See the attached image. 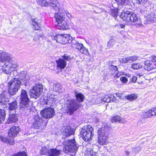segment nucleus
I'll return each instance as SVG.
<instances>
[{"label": "nucleus", "mask_w": 156, "mask_h": 156, "mask_svg": "<svg viewBox=\"0 0 156 156\" xmlns=\"http://www.w3.org/2000/svg\"><path fill=\"white\" fill-rule=\"evenodd\" d=\"M49 83L50 89L55 91H57L61 89V86L58 83L50 81Z\"/></svg>", "instance_id": "obj_17"}, {"label": "nucleus", "mask_w": 156, "mask_h": 156, "mask_svg": "<svg viewBox=\"0 0 156 156\" xmlns=\"http://www.w3.org/2000/svg\"><path fill=\"white\" fill-rule=\"evenodd\" d=\"M64 150L66 153H75L77 150L78 147L75 143L74 139H69L63 142Z\"/></svg>", "instance_id": "obj_6"}, {"label": "nucleus", "mask_w": 156, "mask_h": 156, "mask_svg": "<svg viewBox=\"0 0 156 156\" xmlns=\"http://www.w3.org/2000/svg\"><path fill=\"white\" fill-rule=\"evenodd\" d=\"M60 12L57 11V13H55V18L56 22L58 24L62 23L64 19V16L62 13H60Z\"/></svg>", "instance_id": "obj_18"}, {"label": "nucleus", "mask_w": 156, "mask_h": 156, "mask_svg": "<svg viewBox=\"0 0 156 156\" xmlns=\"http://www.w3.org/2000/svg\"><path fill=\"white\" fill-rule=\"evenodd\" d=\"M147 20L149 21H155L156 19V15L153 13H151L147 17Z\"/></svg>", "instance_id": "obj_34"}, {"label": "nucleus", "mask_w": 156, "mask_h": 156, "mask_svg": "<svg viewBox=\"0 0 156 156\" xmlns=\"http://www.w3.org/2000/svg\"><path fill=\"white\" fill-rule=\"evenodd\" d=\"M118 3V5H122L126 3L127 0H115Z\"/></svg>", "instance_id": "obj_45"}, {"label": "nucleus", "mask_w": 156, "mask_h": 156, "mask_svg": "<svg viewBox=\"0 0 156 156\" xmlns=\"http://www.w3.org/2000/svg\"><path fill=\"white\" fill-rule=\"evenodd\" d=\"M128 56L123 58H120L119 61L120 62L122 63H125L129 62Z\"/></svg>", "instance_id": "obj_37"}, {"label": "nucleus", "mask_w": 156, "mask_h": 156, "mask_svg": "<svg viewBox=\"0 0 156 156\" xmlns=\"http://www.w3.org/2000/svg\"><path fill=\"white\" fill-rule=\"evenodd\" d=\"M122 94V93H117L116 94L117 97H119L120 98H121Z\"/></svg>", "instance_id": "obj_55"}, {"label": "nucleus", "mask_w": 156, "mask_h": 156, "mask_svg": "<svg viewBox=\"0 0 156 156\" xmlns=\"http://www.w3.org/2000/svg\"><path fill=\"white\" fill-rule=\"evenodd\" d=\"M125 152L126 155L127 156L129 155V154L130 153L128 151H126V150L125 151Z\"/></svg>", "instance_id": "obj_58"}, {"label": "nucleus", "mask_w": 156, "mask_h": 156, "mask_svg": "<svg viewBox=\"0 0 156 156\" xmlns=\"http://www.w3.org/2000/svg\"><path fill=\"white\" fill-rule=\"evenodd\" d=\"M12 65L9 64V61L5 62L2 67V71L5 73L8 74L10 73L12 71L11 69Z\"/></svg>", "instance_id": "obj_16"}, {"label": "nucleus", "mask_w": 156, "mask_h": 156, "mask_svg": "<svg viewBox=\"0 0 156 156\" xmlns=\"http://www.w3.org/2000/svg\"><path fill=\"white\" fill-rule=\"evenodd\" d=\"M36 1L39 5L42 6H46L48 5L46 0H36Z\"/></svg>", "instance_id": "obj_33"}, {"label": "nucleus", "mask_w": 156, "mask_h": 156, "mask_svg": "<svg viewBox=\"0 0 156 156\" xmlns=\"http://www.w3.org/2000/svg\"><path fill=\"white\" fill-rule=\"evenodd\" d=\"M50 5L56 11H59V9H62L59 7V4L57 0H51Z\"/></svg>", "instance_id": "obj_21"}, {"label": "nucleus", "mask_w": 156, "mask_h": 156, "mask_svg": "<svg viewBox=\"0 0 156 156\" xmlns=\"http://www.w3.org/2000/svg\"><path fill=\"white\" fill-rule=\"evenodd\" d=\"M145 0H138L139 2H142V3L144 2Z\"/></svg>", "instance_id": "obj_60"}, {"label": "nucleus", "mask_w": 156, "mask_h": 156, "mask_svg": "<svg viewBox=\"0 0 156 156\" xmlns=\"http://www.w3.org/2000/svg\"><path fill=\"white\" fill-rule=\"evenodd\" d=\"M17 75V72L16 70H13V71H12L10 73V75L12 76H15L16 75Z\"/></svg>", "instance_id": "obj_50"}, {"label": "nucleus", "mask_w": 156, "mask_h": 156, "mask_svg": "<svg viewBox=\"0 0 156 156\" xmlns=\"http://www.w3.org/2000/svg\"><path fill=\"white\" fill-rule=\"evenodd\" d=\"M83 139L88 141L91 140L94 135L93 128L90 125L84 126L80 131Z\"/></svg>", "instance_id": "obj_7"}, {"label": "nucleus", "mask_w": 156, "mask_h": 156, "mask_svg": "<svg viewBox=\"0 0 156 156\" xmlns=\"http://www.w3.org/2000/svg\"><path fill=\"white\" fill-rule=\"evenodd\" d=\"M10 58V56L7 53L4 51L0 53V62H4L6 61L9 62Z\"/></svg>", "instance_id": "obj_14"}, {"label": "nucleus", "mask_w": 156, "mask_h": 156, "mask_svg": "<svg viewBox=\"0 0 156 156\" xmlns=\"http://www.w3.org/2000/svg\"><path fill=\"white\" fill-rule=\"evenodd\" d=\"M6 114L4 109H0V123L4 122L5 119Z\"/></svg>", "instance_id": "obj_27"}, {"label": "nucleus", "mask_w": 156, "mask_h": 156, "mask_svg": "<svg viewBox=\"0 0 156 156\" xmlns=\"http://www.w3.org/2000/svg\"><path fill=\"white\" fill-rule=\"evenodd\" d=\"M48 150L46 147H42L41 150V154H48Z\"/></svg>", "instance_id": "obj_39"}, {"label": "nucleus", "mask_w": 156, "mask_h": 156, "mask_svg": "<svg viewBox=\"0 0 156 156\" xmlns=\"http://www.w3.org/2000/svg\"><path fill=\"white\" fill-rule=\"evenodd\" d=\"M120 80L122 82L124 83H126L128 81L127 78L125 76L121 77L120 78Z\"/></svg>", "instance_id": "obj_46"}, {"label": "nucleus", "mask_w": 156, "mask_h": 156, "mask_svg": "<svg viewBox=\"0 0 156 156\" xmlns=\"http://www.w3.org/2000/svg\"><path fill=\"white\" fill-rule=\"evenodd\" d=\"M135 25L136 27L139 28L142 26V24L141 22H139L138 23L135 24Z\"/></svg>", "instance_id": "obj_52"}, {"label": "nucleus", "mask_w": 156, "mask_h": 156, "mask_svg": "<svg viewBox=\"0 0 156 156\" xmlns=\"http://www.w3.org/2000/svg\"><path fill=\"white\" fill-rule=\"evenodd\" d=\"M128 59H129V62H132L138 59V57L135 55H133L131 56H128Z\"/></svg>", "instance_id": "obj_36"}, {"label": "nucleus", "mask_w": 156, "mask_h": 156, "mask_svg": "<svg viewBox=\"0 0 156 156\" xmlns=\"http://www.w3.org/2000/svg\"><path fill=\"white\" fill-rule=\"evenodd\" d=\"M137 80V77L136 76H134L132 78L131 81L133 83H135Z\"/></svg>", "instance_id": "obj_53"}, {"label": "nucleus", "mask_w": 156, "mask_h": 156, "mask_svg": "<svg viewBox=\"0 0 156 156\" xmlns=\"http://www.w3.org/2000/svg\"><path fill=\"white\" fill-rule=\"evenodd\" d=\"M130 22H136L138 21V19L137 16L136 14L131 12V16L130 18Z\"/></svg>", "instance_id": "obj_30"}, {"label": "nucleus", "mask_w": 156, "mask_h": 156, "mask_svg": "<svg viewBox=\"0 0 156 156\" xmlns=\"http://www.w3.org/2000/svg\"><path fill=\"white\" fill-rule=\"evenodd\" d=\"M132 151L133 152H136V148H132Z\"/></svg>", "instance_id": "obj_59"}, {"label": "nucleus", "mask_w": 156, "mask_h": 156, "mask_svg": "<svg viewBox=\"0 0 156 156\" xmlns=\"http://www.w3.org/2000/svg\"><path fill=\"white\" fill-rule=\"evenodd\" d=\"M151 61L153 62H156V56L155 55H153L151 56Z\"/></svg>", "instance_id": "obj_51"}, {"label": "nucleus", "mask_w": 156, "mask_h": 156, "mask_svg": "<svg viewBox=\"0 0 156 156\" xmlns=\"http://www.w3.org/2000/svg\"><path fill=\"white\" fill-rule=\"evenodd\" d=\"M9 62H10L9 61ZM9 64L12 65L11 66V69L12 71L14 70L18 66V65L16 63H12L11 62H9Z\"/></svg>", "instance_id": "obj_49"}, {"label": "nucleus", "mask_w": 156, "mask_h": 156, "mask_svg": "<svg viewBox=\"0 0 156 156\" xmlns=\"http://www.w3.org/2000/svg\"><path fill=\"white\" fill-rule=\"evenodd\" d=\"M131 12L129 11H126V12H124L121 13L120 16V18L124 21L126 22H130V16Z\"/></svg>", "instance_id": "obj_15"}, {"label": "nucleus", "mask_w": 156, "mask_h": 156, "mask_svg": "<svg viewBox=\"0 0 156 156\" xmlns=\"http://www.w3.org/2000/svg\"><path fill=\"white\" fill-rule=\"evenodd\" d=\"M143 66V65L140 63H137L133 64L131 66V68L134 69H137L141 68Z\"/></svg>", "instance_id": "obj_31"}, {"label": "nucleus", "mask_w": 156, "mask_h": 156, "mask_svg": "<svg viewBox=\"0 0 156 156\" xmlns=\"http://www.w3.org/2000/svg\"><path fill=\"white\" fill-rule=\"evenodd\" d=\"M50 91V90L48 94L47 99L46 100V103L47 104H52L57 99L56 96L51 94Z\"/></svg>", "instance_id": "obj_13"}, {"label": "nucleus", "mask_w": 156, "mask_h": 156, "mask_svg": "<svg viewBox=\"0 0 156 156\" xmlns=\"http://www.w3.org/2000/svg\"><path fill=\"white\" fill-rule=\"evenodd\" d=\"M144 67L145 69L147 70H151L155 68L153 64L149 60H146L144 62Z\"/></svg>", "instance_id": "obj_22"}, {"label": "nucleus", "mask_w": 156, "mask_h": 156, "mask_svg": "<svg viewBox=\"0 0 156 156\" xmlns=\"http://www.w3.org/2000/svg\"><path fill=\"white\" fill-rule=\"evenodd\" d=\"M61 150L56 148H50L48 150V154L49 156H58L61 154Z\"/></svg>", "instance_id": "obj_20"}, {"label": "nucleus", "mask_w": 156, "mask_h": 156, "mask_svg": "<svg viewBox=\"0 0 156 156\" xmlns=\"http://www.w3.org/2000/svg\"><path fill=\"white\" fill-rule=\"evenodd\" d=\"M115 41L113 39H111L108 42V46L109 48H111L115 44Z\"/></svg>", "instance_id": "obj_42"}, {"label": "nucleus", "mask_w": 156, "mask_h": 156, "mask_svg": "<svg viewBox=\"0 0 156 156\" xmlns=\"http://www.w3.org/2000/svg\"><path fill=\"white\" fill-rule=\"evenodd\" d=\"M111 102L112 101L115 103H117L118 101L116 99V97L113 95H111L110 96Z\"/></svg>", "instance_id": "obj_43"}, {"label": "nucleus", "mask_w": 156, "mask_h": 156, "mask_svg": "<svg viewBox=\"0 0 156 156\" xmlns=\"http://www.w3.org/2000/svg\"><path fill=\"white\" fill-rule=\"evenodd\" d=\"M119 27L121 28H124L125 26V25L123 24H120L119 25Z\"/></svg>", "instance_id": "obj_57"}, {"label": "nucleus", "mask_w": 156, "mask_h": 156, "mask_svg": "<svg viewBox=\"0 0 156 156\" xmlns=\"http://www.w3.org/2000/svg\"><path fill=\"white\" fill-rule=\"evenodd\" d=\"M64 130L62 132V134L63 136L68 137L73 133V129L70 126H67L64 128Z\"/></svg>", "instance_id": "obj_19"}, {"label": "nucleus", "mask_w": 156, "mask_h": 156, "mask_svg": "<svg viewBox=\"0 0 156 156\" xmlns=\"http://www.w3.org/2000/svg\"><path fill=\"white\" fill-rule=\"evenodd\" d=\"M39 20L36 19H34L33 20L32 24V25L35 27V30H38L40 27V24L38 23Z\"/></svg>", "instance_id": "obj_28"}, {"label": "nucleus", "mask_w": 156, "mask_h": 156, "mask_svg": "<svg viewBox=\"0 0 156 156\" xmlns=\"http://www.w3.org/2000/svg\"><path fill=\"white\" fill-rule=\"evenodd\" d=\"M43 90V85L41 83H37L30 90V94L31 98L36 99L40 96Z\"/></svg>", "instance_id": "obj_8"}, {"label": "nucleus", "mask_w": 156, "mask_h": 156, "mask_svg": "<svg viewBox=\"0 0 156 156\" xmlns=\"http://www.w3.org/2000/svg\"><path fill=\"white\" fill-rule=\"evenodd\" d=\"M126 99L130 101H133L137 98V96L136 95L134 94H130L127 95L126 97Z\"/></svg>", "instance_id": "obj_32"}, {"label": "nucleus", "mask_w": 156, "mask_h": 156, "mask_svg": "<svg viewBox=\"0 0 156 156\" xmlns=\"http://www.w3.org/2000/svg\"><path fill=\"white\" fill-rule=\"evenodd\" d=\"M52 39L55 40L57 43L61 44L71 43V46L73 48H77L81 53L86 55H89L87 49L75 39L72 40V37L69 34H58L52 37Z\"/></svg>", "instance_id": "obj_2"}, {"label": "nucleus", "mask_w": 156, "mask_h": 156, "mask_svg": "<svg viewBox=\"0 0 156 156\" xmlns=\"http://www.w3.org/2000/svg\"><path fill=\"white\" fill-rule=\"evenodd\" d=\"M0 140L3 142H5L7 144H13V139L11 138L4 137L0 136Z\"/></svg>", "instance_id": "obj_24"}, {"label": "nucleus", "mask_w": 156, "mask_h": 156, "mask_svg": "<svg viewBox=\"0 0 156 156\" xmlns=\"http://www.w3.org/2000/svg\"><path fill=\"white\" fill-rule=\"evenodd\" d=\"M103 101H104L108 103L111 102L110 96L107 95H105L104 98L103 99Z\"/></svg>", "instance_id": "obj_44"}, {"label": "nucleus", "mask_w": 156, "mask_h": 156, "mask_svg": "<svg viewBox=\"0 0 156 156\" xmlns=\"http://www.w3.org/2000/svg\"><path fill=\"white\" fill-rule=\"evenodd\" d=\"M43 120L38 115H34L31 120V123L33 127L36 129H42L43 128Z\"/></svg>", "instance_id": "obj_9"}, {"label": "nucleus", "mask_w": 156, "mask_h": 156, "mask_svg": "<svg viewBox=\"0 0 156 156\" xmlns=\"http://www.w3.org/2000/svg\"><path fill=\"white\" fill-rule=\"evenodd\" d=\"M56 62L57 67L61 69L64 68L66 66V63L63 59L59 58L58 60H56Z\"/></svg>", "instance_id": "obj_23"}, {"label": "nucleus", "mask_w": 156, "mask_h": 156, "mask_svg": "<svg viewBox=\"0 0 156 156\" xmlns=\"http://www.w3.org/2000/svg\"><path fill=\"white\" fill-rule=\"evenodd\" d=\"M75 96L77 100L71 98L65 99L66 103V110L68 113L71 114L76 110L79 108V102L83 101L84 96L81 93H76Z\"/></svg>", "instance_id": "obj_3"}, {"label": "nucleus", "mask_w": 156, "mask_h": 156, "mask_svg": "<svg viewBox=\"0 0 156 156\" xmlns=\"http://www.w3.org/2000/svg\"><path fill=\"white\" fill-rule=\"evenodd\" d=\"M59 11L60 12V13H62V14H63L64 16L66 14L67 16L69 18H70L71 17V14L69 13L68 12H67L64 9H61L60 10L59 9Z\"/></svg>", "instance_id": "obj_35"}, {"label": "nucleus", "mask_w": 156, "mask_h": 156, "mask_svg": "<svg viewBox=\"0 0 156 156\" xmlns=\"http://www.w3.org/2000/svg\"><path fill=\"white\" fill-rule=\"evenodd\" d=\"M112 122H122L120 117L118 116H116L113 117L112 119Z\"/></svg>", "instance_id": "obj_38"}, {"label": "nucleus", "mask_w": 156, "mask_h": 156, "mask_svg": "<svg viewBox=\"0 0 156 156\" xmlns=\"http://www.w3.org/2000/svg\"><path fill=\"white\" fill-rule=\"evenodd\" d=\"M156 115V107L152 108L146 112L143 113L142 116L144 119H145L148 117H150L153 115Z\"/></svg>", "instance_id": "obj_11"}, {"label": "nucleus", "mask_w": 156, "mask_h": 156, "mask_svg": "<svg viewBox=\"0 0 156 156\" xmlns=\"http://www.w3.org/2000/svg\"><path fill=\"white\" fill-rule=\"evenodd\" d=\"M122 75V73L121 72H118L117 73H116L115 74V77H116V78H118L119 76H120L121 75Z\"/></svg>", "instance_id": "obj_54"}, {"label": "nucleus", "mask_w": 156, "mask_h": 156, "mask_svg": "<svg viewBox=\"0 0 156 156\" xmlns=\"http://www.w3.org/2000/svg\"><path fill=\"white\" fill-rule=\"evenodd\" d=\"M20 109L22 110H27L31 108L30 102L28 97L26 91L22 90L20 96Z\"/></svg>", "instance_id": "obj_5"}, {"label": "nucleus", "mask_w": 156, "mask_h": 156, "mask_svg": "<svg viewBox=\"0 0 156 156\" xmlns=\"http://www.w3.org/2000/svg\"><path fill=\"white\" fill-rule=\"evenodd\" d=\"M41 114L42 117L46 119H50L55 115L54 110L51 108H48L41 111Z\"/></svg>", "instance_id": "obj_10"}, {"label": "nucleus", "mask_w": 156, "mask_h": 156, "mask_svg": "<svg viewBox=\"0 0 156 156\" xmlns=\"http://www.w3.org/2000/svg\"><path fill=\"white\" fill-rule=\"evenodd\" d=\"M111 129V125L108 123L105 124L98 130V141L100 144L103 145L107 143L108 135Z\"/></svg>", "instance_id": "obj_4"}, {"label": "nucleus", "mask_w": 156, "mask_h": 156, "mask_svg": "<svg viewBox=\"0 0 156 156\" xmlns=\"http://www.w3.org/2000/svg\"><path fill=\"white\" fill-rule=\"evenodd\" d=\"M13 156H27L26 154L24 152H20L17 154H15Z\"/></svg>", "instance_id": "obj_47"}, {"label": "nucleus", "mask_w": 156, "mask_h": 156, "mask_svg": "<svg viewBox=\"0 0 156 156\" xmlns=\"http://www.w3.org/2000/svg\"><path fill=\"white\" fill-rule=\"evenodd\" d=\"M20 131V128L19 126H13L11 127L9 130L8 134L11 138H13V137L15 136Z\"/></svg>", "instance_id": "obj_12"}, {"label": "nucleus", "mask_w": 156, "mask_h": 156, "mask_svg": "<svg viewBox=\"0 0 156 156\" xmlns=\"http://www.w3.org/2000/svg\"><path fill=\"white\" fill-rule=\"evenodd\" d=\"M62 24L60 26L61 29L65 30L68 28V26L66 22L65 21L62 22Z\"/></svg>", "instance_id": "obj_40"}, {"label": "nucleus", "mask_w": 156, "mask_h": 156, "mask_svg": "<svg viewBox=\"0 0 156 156\" xmlns=\"http://www.w3.org/2000/svg\"><path fill=\"white\" fill-rule=\"evenodd\" d=\"M17 116L15 114H10L8 119L9 123L15 122L18 121Z\"/></svg>", "instance_id": "obj_25"}, {"label": "nucleus", "mask_w": 156, "mask_h": 156, "mask_svg": "<svg viewBox=\"0 0 156 156\" xmlns=\"http://www.w3.org/2000/svg\"><path fill=\"white\" fill-rule=\"evenodd\" d=\"M63 58L66 61H69L72 59L71 57L69 55H67L66 54L62 56Z\"/></svg>", "instance_id": "obj_48"}, {"label": "nucleus", "mask_w": 156, "mask_h": 156, "mask_svg": "<svg viewBox=\"0 0 156 156\" xmlns=\"http://www.w3.org/2000/svg\"><path fill=\"white\" fill-rule=\"evenodd\" d=\"M8 98L6 97L3 95L1 94L0 95V103L3 104L4 105L6 102L9 101Z\"/></svg>", "instance_id": "obj_29"}, {"label": "nucleus", "mask_w": 156, "mask_h": 156, "mask_svg": "<svg viewBox=\"0 0 156 156\" xmlns=\"http://www.w3.org/2000/svg\"><path fill=\"white\" fill-rule=\"evenodd\" d=\"M118 11L117 9H113L111 11L112 15L115 18L117 17V15L118 14Z\"/></svg>", "instance_id": "obj_41"}, {"label": "nucleus", "mask_w": 156, "mask_h": 156, "mask_svg": "<svg viewBox=\"0 0 156 156\" xmlns=\"http://www.w3.org/2000/svg\"><path fill=\"white\" fill-rule=\"evenodd\" d=\"M19 76L20 80L17 78H12L8 83V92L11 95L16 94L20 88V84L27 86L29 83V79L26 72L21 71Z\"/></svg>", "instance_id": "obj_1"}, {"label": "nucleus", "mask_w": 156, "mask_h": 156, "mask_svg": "<svg viewBox=\"0 0 156 156\" xmlns=\"http://www.w3.org/2000/svg\"><path fill=\"white\" fill-rule=\"evenodd\" d=\"M9 109L10 110L12 111L15 110L17 107V102L15 101L12 102L8 104Z\"/></svg>", "instance_id": "obj_26"}, {"label": "nucleus", "mask_w": 156, "mask_h": 156, "mask_svg": "<svg viewBox=\"0 0 156 156\" xmlns=\"http://www.w3.org/2000/svg\"><path fill=\"white\" fill-rule=\"evenodd\" d=\"M112 68L115 71H116V70H117L118 68L116 66H112Z\"/></svg>", "instance_id": "obj_56"}]
</instances>
